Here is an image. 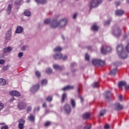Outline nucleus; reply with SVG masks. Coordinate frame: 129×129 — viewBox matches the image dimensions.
<instances>
[{"label": "nucleus", "mask_w": 129, "mask_h": 129, "mask_svg": "<svg viewBox=\"0 0 129 129\" xmlns=\"http://www.w3.org/2000/svg\"><path fill=\"white\" fill-rule=\"evenodd\" d=\"M28 120L30 121H33V115H30V116L28 117Z\"/></svg>", "instance_id": "de8ad7c7"}, {"label": "nucleus", "mask_w": 129, "mask_h": 129, "mask_svg": "<svg viewBox=\"0 0 129 129\" xmlns=\"http://www.w3.org/2000/svg\"><path fill=\"white\" fill-rule=\"evenodd\" d=\"M126 50L127 52H128V53H129V43H128L126 46Z\"/></svg>", "instance_id": "5fc2aeb1"}, {"label": "nucleus", "mask_w": 129, "mask_h": 129, "mask_svg": "<svg viewBox=\"0 0 129 129\" xmlns=\"http://www.w3.org/2000/svg\"><path fill=\"white\" fill-rule=\"evenodd\" d=\"M124 12L121 10H117V11H115V15L116 16H122L123 15Z\"/></svg>", "instance_id": "6ab92c4d"}, {"label": "nucleus", "mask_w": 129, "mask_h": 129, "mask_svg": "<svg viewBox=\"0 0 129 129\" xmlns=\"http://www.w3.org/2000/svg\"><path fill=\"white\" fill-rule=\"evenodd\" d=\"M50 27L52 29H56L59 27V21L56 19L51 20L50 22Z\"/></svg>", "instance_id": "39448f33"}, {"label": "nucleus", "mask_w": 129, "mask_h": 129, "mask_svg": "<svg viewBox=\"0 0 129 129\" xmlns=\"http://www.w3.org/2000/svg\"><path fill=\"white\" fill-rule=\"evenodd\" d=\"M92 31H98V27L96 26V25H94L91 27Z\"/></svg>", "instance_id": "f704fd0d"}, {"label": "nucleus", "mask_w": 129, "mask_h": 129, "mask_svg": "<svg viewBox=\"0 0 129 129\" xmlns=\"http://www.w3.org/2000/svg\"><path fill=\"white\" fill-rule=\"evenodd\" d=\"M112 34L115 37H119L121 35V29L118 26H114Z\"/></svg>", "instance_id": "7ed1b4c3"}, {"label": "nucleus", "mask_w": 129, "mask_h": 129, "mask_svg": "<svg viewBox=\"0 0 129 129\" xmlns=\"http://www.w3.org/2000/svg\"><path fill=\"white\" fill-rule=\"evenodd\" d=\"M47 83H48V81H47V80L46 79L43 80L41 81V85H43V86L46 85Z\"/></svg>", "instance_id": "e433bc0d"}, {"label": "nucleus", "mask_w": 129, "mask_h": 129, "mask_svg": "<svg viewBox=\"0 0 129 129\" xmlns=\"http://www.w3.org/2000/svg\"><path fill=\"white\" fill-rule=\"evenodd\" d=\"M4 108V104L3 103H0V111Z\"/></svg>", "instance_id": "603ef678"}, {"label": "nucleus", "mask_w": 129, "mask_h": 129, "mask_svg": "<svg viewBox=\"0 0 129 129\" xmlns=\"http://www.w3.org/2000/svg\"><path fill=\"white\" fill-rule=\"evenodd\" d=\"M87 49L88 50H90V51H91V50H92V47L89 46L87 47Z\"/></svg>", "instance_id": "69168bd1"}, {"label": "nucleus", "mask_w": 129, "mask_h": 129, "mask_svg": "<svg viewBox=\"0 0 129 129\" xmlns=\"http://www.w3.org/2000/svg\"><path fill=\"white\" fill-rule=\"evenodd\" d=\"M18 107L20 109V110L26 109V108L27 107V104L23 102L19 103L18 105Z\"/></svg>", "instance_id": "6e6552de"}, {"label": "nucleus", "mask_w": 129, "mask_h": 129, "mask_svg": "<svg viewBox=\"0 0 129 129\" xmlns=\"http://www.w3.org/2000/svg\"><path fill=\"white\" fill-rule=\"evenodd\" d=\"M117 54L121 59L127 58V54L124 51V48L122 44H118L116 47Z\"/></svg>", "instance_id": "f257e3e1"}, {"label": "nucleus", "mask_w": 129, "mask_h": 129, "mask_svg": "<svg viewBox=\"0 0 129 129\" xmlns=\"http://www.w3.org/2000/svg\"><path fill=\"white\" fill-rule=\"evenodd\" d=\"M70 104L72 105L73 108H75L76 107V101L74 99L71 98L70 99Z\"/></svg>", "instance_id": "2eb2a0df"}, {"label": "nucleus", "mask_w": 129, "mask_h": 129, "mask_svg": "<svg viewBox=\"0 0 129 129\" xmlns=\"http://www.w3.org/2000/svg\"><path fill=\"white\" fill-rule=\"evenodd\" d=\"M23 31H24V28L21 26H18L16 30L15 33L16 34H21Z\"/></svg>", "instance_id": "ddd939ff"}, {"label": "nucleus", "mask_w": 129, "mask_h": 129, "mask_svg": "<svg viewBox=\"0 0 129 129\" xmlns=\"http://www.w3.org/2000/svg\"><path fill=\"white\" fill-rule=\"evenodd\" d=\"M84 129H91V124H87L84 127Z\"/></svg>", "instance_id": "79ce46f5"}, {"label": "nucleus", "mask_w": 129, "mask_h": 129, "mask_svg": "<svg viewBox=\"0 0 129 129\" xmlns=\"http://www.w3.org/2000/svg\"><path fill=\"white\" fill-rule=\"evenodd\" d=\"M53 68L55 70H63V67H61L58 64H54Z\"/></svg>", "instance_id": "412c9836"}, {"label": "nucleus", "mask_w": 129, "mask_h": 129, "mask_svg": "<svg viewBox=\"0 0 129 129\" xmlns=\"http://www.w3.org/2000/svg\"><path fill=\"white\" fill-rule=\"evenodd\" d=\"M119 99L120 101H123V99H122V96L120 95V96H119Z\"/></svg>", "instance_id": "680f3d73"}, {"label": "nucleus", "mask_w": 129, "mask_h": 129, "mask_svg": "<svg viewBox=\"0 0 129 129\" xmlns=\"http://www.w3.org/2000/svg\"><path fill=\"white\" fill-rule=\"evenodd\" d=\"M77 17V13H75L74 16H73V19H76V18Z\"/></svg>", "instance_id": "0e129e2a"}, {"label": "nucleus", "mask_w": 129, "mask_h": 129, "mask_svg": "<svg viewBox=\"0 0 129 129\" xmlns=\"http://www.w3.org/2000/svg\"><path fill=\"white\" fill-rule=\"evenodd\" d=\"M23 52H19L18 54V58H22V57H23Z\"/></svg>", "instance_id": "09e8293b"}, {"label": "nucleus", "mask_w": 129, "mask_h": 129, "mask_svg": "<svg viewBox=\"0 0 129 129\" xmlns=\"http://www.w3.org/2000/svg\"><path fill=\"white\" fill-rule=\"evenodd\" d=\"M115 5L116 6H118L120 5V3L119 2H117L115 3Z\"/></svg>", "instance_id": "774afa93"}, {"label": "nucleus", "mask_w": 129, "mask_h": 129, "mask_svg": "<svg viewBox=\"0 0 129 129\" xmlns=\"http://www.w3.org/2000/svg\"><path fill=\"white\" fill-rule=\"evenodd\" d=\"M116 72H117V68H115L111 71L110 73H109L111 76H113V77H115V74H116Z\"/></svg>", "instance_id": "a211bd4d"}, {"label": "nucleus", "mask_w": 129, "mask_h": 129, "mask_svg": "<svg viewBox=\"0 0 129 129\" xmlns=\"http://www.w3.org/2000/svg\"><path fill=\"white\" fill-rule=\"evenodd\" d=\"M104 95L105 96L106 101H109V98H110V96L111 95V93L110 91H106Z\"/></svg>", "instance_id": "4468645a"}, {"label": "nucleus", "mask_w": 129, "mask_h": 129, "mask_svg": "<svg viewBox=\"0 0 129 129\" xmlns=\"http://www.w3.org/2000/svg\"><path fill=\"white\" fill-rule=\"evenodd\" d=\"M53 51L54 52H61V51H62V48H61V47L57 46L53 49Z\"/></svg>", "instance_id": "7c9ffc66"}, {"label": "nucleus", "mask_w": 129, "mask_h": 129, "mask_svg": "<svg viewBox=\"0 0 129 129\" xmlns=\"http://www.w3.org/2000/svg\"><path fill=\"white\" fill-rule=\"evenodd\" d=\"M51 22H52V20H51L50 19H47L44 21V23L45 25H48V24H50V25H51Z\"/></svg>", "instance_id": "72a5a7b5"}, {"label": "nucleus", "mask_w": 129, "mask_h": 129, "mask_svg": "<svg viewBox=\"0 0 129 129\" xmlns=\"http://www.w3.org/2000/svg\"><path fill=\"white\" fill-rule=\"evenodd\" d=\"M109 128H110V126H109V125L108 124H106L104 126L105 129H109Z\"/></svg>", "instance_id": "13d9d810"}, {"label": "nucleus", "mask_w": 129, "mask_h": 129, "mask_svg": "<svg viewBox=\"0 0 129 129\" xmlns=\"http://www.w3.org/2000/svg\"><path fill=\"white\" fill-rule=\"evenodd\" d=\"M5 63H6L5 59H0V64H1V65H4Z\"/></svg>", "instance_id": "49530a36"}, {"label": "nucleus", "mask_w": 129, "mask_h": 129, "mask_svg": "<svg viewBox=\"0 0 129 129\" xmlns=\"http://www.w3.org/2000/svg\"><path fill=\"white\" fill-rule=\"evenodd\" d=\"M92 87L93 88H97L99 87V83L97 82H95L92 85Z\"/></svg>", "instance_id": "bb28decb"}, {"label": "nucleus", "mask_w": 129, "mask_h": 129, "mask_svg": "<svg viewBox=\"0 0 129 129\" xmlns=\"http://www.w3.org/2000/svg\"><path fill=\"white\" fill-rule=\"evenodd\" d=\"M103 0H92L89 4V7L91 8H97L100 5L102 4Z\"/></svg>", "instance_id": "f03ea898"}, {"label": "nucleus", "mask_w": 129, "mask_h": 129, "mask_svg": "<svg viewBox=\"0 0 129 129\" xmlns=\"http://www.w3.org/2000/svg\"><path fill=\"white\" fill-rule=\"evenodd\" d=\"M74 88V86H67L66 87L62 88L60 90L63 91H66L67 90H70L71 89H73Z\"/></svg>", "instance_id": "dca6fc26"}, {"label": "nucleus", "mask_w": 129, "mask_h": 129, "mask_svg": "<svg viewBox=\"0 0 129 129\" xmlns=\"http://www.w3.org/2000/svg\"><path fill=\"white\" fill-rule=\"evenodd\" d=\"M28 46H27V45H25L22 47L21 50H22V51H25V50H26V48Z\"/></svg>", "instance_id": "6e6d98bb"}, {"label": "nucleus", "mask_w": 129, "mask_h": 129, "mask_svg": "<svg viewBox=\"0 0 129 129\" xmlns=\"http://www.w3.org/2000/svg\"><path fill=\"white\" fill-rule=\"evenodd\" d=\"M35 75L37 76V77H38V78H40V77H41V73L38 71H36L35 72Z\"/></svg>", "instance_id": "4c0bfd02"}, {"label": "nucleus", "mask_w": 129, "mask_h": 129, "mask_svg": "<svg viewBox=\"0 0 129 129\" xmlns=\"http://www.w3.org/2000/svg\"><path fill=\"white\" fill-rule=\"evenodd\" d=\"M112 19H108V20L105 21L104 25V26H109L110 23H111Z\"/></svg>", "instance_id": "c756f323"}, {"label": "nucleus", "mask_w": 129, "mask_h": 129, "mask_svg": "<svg viewBox=\"0 0 129 129\" xmlns=\"http://www.w3.org/2000/svg\"><path fill=\"white\" fill-rule=\"evenodd\" d=\"M113 108L115 110H120L122 109V105L119 103H116L113 105Z\"/></svg>", "instance_id": "9d476101"}, {"label": "nucleus", "mask_w": 129, "mask_h": 129, "mask_svg": "<svg viewBox=\"0 0 129 129\" xmlns=\"http://www.w3.org/2000/svg\"><path fill=\"white\" fill-rule=\"evenodd\" d=\"M63 110L67 113H71L72 109H71V106L69 104H66L63 106Z\"/></svg>", "instance_id": "0eeeda50"}, {"label": "nucleus", "mask_w": 129, "mask_h": 129, "mask_svg": "<svg viewBox=\"0 0 129 129\" xmlns=\"http://www.w3.org/2000/svg\"><path fill=\"white\" fill-rule=\"evenodd\" d=\"M35 2L37 4H46V2L47 1L46 0H35Z\"/></svg>", "instance_id": "cd10ccee"}, {"label": "nucleus", "mask_w": 129, "mask_h": 129, "mask_svg": "<svg viewBox=\"0 0 129 129\" xmlns=\"http://www.w3.org/2000/svg\"><path fill=\"white\" fill-rule=\"evenodd\" d=\"M45 72L47 74H51L53 72V71L50 68H48L46 70Z\"/></svg>", "instance_id": "c9c22d12"}, {"label": "nucleus", "mask_w": 129, "mask_h": 129, "mask_svg": "<svg viewBox=\"0 0 129 129\" xmlns=\"http://www.w3.org/2000/svg\"><path fill=\"white\" fill-rule=\"evenodd\" d=\"M62 57L63 55L60 52L53 55V58L55 60H60V59H62Z\"/></svg>", "instance_id": "f8f14e48"}, {"label": "nucleus", "mask_w": 129, "mask_h": 129, "mask_svg": "<svg viewBox=\"0 0 129 129\" xmlns=\"http://www.w3.org/2000/svg\"><path fill=\"white\" fill-rule=\"evenodd\" d=\"M47 101H48L49 102H51L52 100H53V98L52 97L49 96L46 98Z\"/></svg>", "instance_id": "ea45409f"}, {"label": "nucleus", "mask_w": 129, "mask_h": 129, "mask_svg": "<svg viewBox=\"0 0 129 129\" xmlns=\"http://www.w3.org/2000/svg\"><path fill=\"white\" fill-rule=\"evenodd\" d=\"M15 100V98L13 97L11 99L9 100V102H13Z\"/></svg>", "instance_id": "338daca9"}, {"label": "nucleus", "mask_w": 129, "mask_h": 129, "mask_svg": "<svg viewBox=\"0 0 129 129\" xmlns=\"http://www.w3.org/2000/svg\"><path fill=\"white\" fill-rule=\"evenodd\" d=\"M67 23H68V20L66 19H61L58 21V26L59 28H63V27H65L67 25Z\"/></svg>", "instance_id": "423d86ee"}, {"label": "nucleus", "mask_w": 129, "mask_h": 129, "mask_svg": "<svg viewBox=\"0 0 129 129\" xmlns=\"http://www.w3.org/2000/svg\"><path fill=\"white\" fill-rule=\"evenodd\" d=\"M32 110V107H28L27 108V112H30Z\"/></svg>", "instance_id": "052dcab7"}, {"label": "nucleus", "mask_w": 129, "mask_h": 129, "mask_svg": "<svg viewBox=\"0 0 129 129\" xmlns=\"http://www.w3.org/2000/svg\"><path fill=\"white\" fill-rule=\"evenodd\" d=\"M77 64L75 62H72L71 64V68H73L74 67H75V66H77Z\"/></svg>", "instance_id": "a18cd8bd"}, {"label": "nucleus", "mask_w": 129, "mask_h": 129, "mask_svg": "<svg viewBox=\"0 0 129 129\" xmlns=\"http://www.w3.org/2000/svg\"><path fill=\"white\" fill-rule=\"evenodd\" d=\"M10 95L12 96H16L17 97H19V96H21V93L19 92L18 91H13L10 93Z\"/></svg>", "instance_id": "9b49d317"}, {"label": "nucleus", "mask_w": 129, "mask_h": 129, "mask_svg": "<svg viewBox=\"0 0 129 129\" xmlns=\"http://www.w3.org/2000/svg\"><path fill=\"white\" fill-rule=\"evenodd\" d=\"M15 0H11L12 2H14ZM22 3V0H16V2L15 3V6H17V7H19V6H21V3Z\"/></svg>", "instance_id": "393cba45"}, {"label": "nucleus", "mask_w": 129, "mask_h": 129, "mask_svg": "<svg viewBox=\"0 0 129 129\" xmlns=\"http://www.w3.org/2000/svg\"><path fill=\"white\" fill-rule=\"evenodd\" d=\"M125 89L126 90H129V85H126V86H125Z\"/></svg>", "instance_id": "e2e57ef3"}, {"label": "nucleus", "mask_w": 129, "mask_h": 129, "mask_svg": "<svg viewBox=\"0 0 129 129\" xmlns=\"http://www.w3.org/2000/svg\"><path fill=\"white\" fill-rule=\"evenodd\" d=\"M85 59L87 61H89L90 60L89 55L87 53L85 54Z\"/></svg>", "instance_id": "37998d69"}, {"label": "nucleus", "mask_w": 129, "mask_h": 129, "mask_svg": "<svg viewBox=\"0 0 129 129\" xmlns=\"http://www.w3.org/2000/svg\"><path fill=\"white\" fill-rule=\"evenodd\" d=\"M39 88H40V85L39 84H37L36 85H34L33 86V92H37L39 90Z\"/></svg>", "instance_id": "4be33fe9"}, {"label": "nucleus", "mask_w": 129, "mask_h": 129, "mask_svg": "<svg viewBox=\"0 0 129 129\" xmlns=\"http://www.w3.org/2000/svg\"><path fill=\"white\" fill-rule=\"evenodd\" d=\"M11 34L10 33L6 34V40H7V41H9V40L11 39Z\"/></svg>", "instance_id": "a19ab883"}, {"label": "nucleus", "mask_w": 129, "mask_h": 129, "mask_svg": "<svg viewBox=\"0 0 129 129\" xmlns=\"http://www.w3.org/2000/svg\"><path fill=\"white\" fill-rule=\"evenodd\" d=\"M40 110V107H37L34 108V112H36V111H39Z\"/></svg>", "instance_id": "8fccbe9b"}, {"label": "nucleus", "mask_w": 129, "mask_h": 129, "mask_svg": "<svg viewBox=\"0 0 129 129\" xmlns=\"http://www.w3.org/2000/svg\"><path fill=\"white\" fill-rule=\"evenodd\" d=\"M13 50V48L12 46H8V47H6L3 49L4 53H9Z\"/></svg>", "instance_id": "f3484780"}, {"label": "nucleus", "mask_w": 129, "mask_h": 129, "mask_svg": "<svg viewBox=\"0 0 129 129\" xmlns=\"http://www.w3.org/2000/svg\"><path fill=\"white\" fill-rule=\"evenodd\" d=\"M7 84V82L6 81V80L0 78V86H3V85H6Z\"/></svg>", "instance_id": "b1692460"}, {"label": "nucleus", "mask_w": 129, "mask_h": 129, "mask_svg": "<svg viewBox=\"0 0 129 129\" xmlns=\"http://www.w3.org/2000/svg\"><path fill=\"white\" fill-rule=\"evenodd\" d=\"M62 60L63 61H65V60H67L68 59V57L67 55H64L63 57H62Z\"/></svg>", "instance_id": "4d7b16f0"}, {"label": "nucleus", "mask_w": 129, "mask_h": 129, "mask_svg": "<svg viewBox=\"0 0 129 129\" xmlns=\"http://www.w3.org/2000/svg\"><path fill=\"white\" fill-rule=\"evenodd\" d=\"M112 49L110 46L107 47L106 51L107 52H111Z\"/></svg>", "instance_id": "c03bdc74"}, {"label": "nucleus", "mask_w": 129, "mask_h": 129, "mask_svg": "<svg viewBox=\"0 0 129 129\" xmlns=\"http://www.w3.org/2000/svg\"><path fill=\"white\" fill-rule=\"evenodd\" d=\"M50 123H51V122H46L45 123L44 126H49V125H50Z\"/></svg>", "instance_id": "3c124183"}, {"label": "nucleus", "mask_w": 129, "mask_h": 129, "mask_svg": "<svg viewBox=\"0 0 129 129\" xmlns=\"http://www.w3.org/2000/svg\"><path fill=\"white\" fill-rule=\"evenodd\" d=\"M105 112H106V110L103 109L100 111V113H105Z\"/></svg>", "instance_id": "bf43d9fd"}, {"label": "nucleus", "mask_w": 129, "mask_h": 129, "mask_svg": "<svg viewBox=\"0 0 129 129\" xmlns=\"http://www.w3.org/2000/svg\"><path fill=\"white\" fill-rule=\"evenodd\" d=\"M101 51L102 54H103V55H105L106 54V53H107L106 50H105V49L104 48V46H102L101 48Z\"/></svg>", "instance_id": "c85d7f7f"}, {"label": "nucleus", "mask_w": 129, "mask_h": 129, "mask_svg": "<svg viewBox=\"0 0 129 129\" xmlns=\"http://www.w3.org/2000/svg\"><path fill=\"white\" fill-rule=\"evenodd\" d=\"M104 116V113H100L98 115V118H100V117L101 116Z\"/></svg>", "instance_id": "864d4df0"}, {"label": "nucleus", "mask_w": 129, "mask_h": 129, "mask_svg": "<svg viewBox=\"0 0 129 129\" xmlns=\"http://www.w3.org/2000/svg\"><path fill=\"white\" fill-rule=\"evenodd\" d=\"M67 97V94H66V93H64L63 94H62L61 96V103L65 102V100L66 99Z\"/></svg>", "instance_id": "5701e85b"}, {"label": "nucleus", "mask_w": 129, "mask_h": 129, "mask_svg": "<svg viewBox=\"0 0 129 129\" xmlns=\"http://www.w3.org/2000/svg\"><path fill=\"white\" fill-rule=\"evenodd\" d=\"M24 14L26 17H30L31 16V12L28 10L24 11Z\"/></svg>", "instance_id": "473e14b6"}, {"label": "nucleus", "mask_w": 129, "mask_h": 129, "mask_svg": "<svg viewBox=\"0 0 129 129\" xmlns=\"http://www.w3.org/2000/svg\"><path fill=\"white\" fill-rule=\"evenodd\" d=\"M26 121L23 119H20L19 120V124L18 127L19 129H24V124H25V122Z\"/></svg>", "instance_id": "1a4fd4ad"}, {"label": "nucleus", "mask_w": 129, "mask_h": 129, "mask_svg": "<svg viewBox=\"0 0 129 129\" xmlns=\"http://www.w3.org/2000/svg\"><path fill=\"white\" fill-rule=\"evenodd\" d=\"M9 68H10V66L9 65H7L6 66H4L3 68V71H7V70H9Z\"/></svg>", "instance_id": "58836bf2"}, {"label": "nucleus", "mask_w": 129, "mask_h": 129, "mask_svg": "<svg viewBox=\"0 0 129 129\" xmlns=\"http://www.w3.org/2000/svg\"><path fill=\"white\" fill-rule=\"evenodd\" d=\"M90 113H85L83 114V118L84 119H86L87 118H89L90 117Z\"/></svg>", "instance_id": "a878e982"}, {"label": "nucleus", "mask_w": 129, "mask_h": 129, "mask_svg": "<svg viewBox=\"0 0 129 129\" xmlns=\"http://www.w3.org/2000/svg\"><path fill=\"white\" fill-rule=\"evenodd\" d=\"M92 63L95 66H103L105 65V61L100 59H95L92 60Z\"/></svg>", "instance_id": "20e7f679"}, {"label": "nucleus", "mask_w": 129, "mask_h": 129, "mask_svg": "<svg viewBox=\"0 0 129 129\" xmlns=\"http://www.w3.org/2000/svg\"><path fill=\"white\" fill-rule=\"evenodd\" d=\"M12 5L11 4L9 5L8 9H7V13L9 15L11 14V12H12Z\"/></svg>", "instance_id": "2f4dec72"}, {"label": "nucleus", "mask_w": 129, "mask_h": 129, "mask_svg": "<svg viewBox=\"0 0 129 129\" xmlns=\"http://www.w3.org/2000/svg\"><path fill=\"white\" fill-rule=\"evenodd\" d=\"M126 86V82H125V81H121L119 82L118 85V86L119 89H120V88H121L122 86Z\"/></svg>", "instance_id": "aec40b11"}]
</instances>
